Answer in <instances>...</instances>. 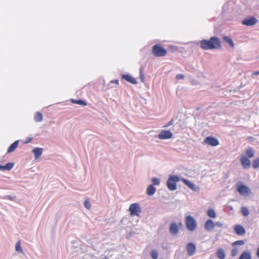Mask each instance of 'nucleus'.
I'll return each instance as SVG.
<instances>
[{
	"label": "nucleus",
	"instance_id": "f257e3e1",
	"mask_svg": "<svg viewBox=\"0 0 259 259\" xmlns=\"http://www.w3.org/2000/svg\"><path fill=\"white\" fill-rule=\"evenodd\" d=\"M201 48L205 50L219 49L221 47L220 39L218 37H211L210 39L200 41Z\"/></svg>",
	"mask_w": 259,
	"mask_h": 259
},
{
	"label": "nucleus",
	"instance_id": "a211bd4d",
	"mask_svg": "<svg viewBox=\"0 0 259 259\" xmlns=\"http://www.w3.org/2000/svg\"><path fill=\"white\" fill-rule=\"evenodd\" d=\"M156 192V188L153 185L148 186L146 190V194L149 196H152Z\"/></svg>",
	"mask_w": 259,
	"mask_h": 259
},
{
	"label": "nucleus",
	"instance_id": "aec40b11",
	"mask_svg": "<svg viewBox=\"0 0 259 259\" xmlns=\"http://www.w3.org/2000/svg\"><path fill=\"white\" fill-rule=\"evenodd\" d=\"M223 40L228 44L232 48H234L235 47V44L230 37L228 36H224L223 37Z\"/></svg>",
	"mask_w": 259,
	"mask_h": 259
},
{
	"label": "nucleus",
	"instance_id": "393cba45",
	"mask_svg": "<svg viewBox=\"0 0 259 259\" xmlns=\"http://www.w3.org/2000/svg\"><path fill=\"white\" fill-rule=\"evenodd\" d=\"M207 215L211 218H215L216 217V213L214 209H209L207 210Z\"/></svg>",
	"mask_w": 259,
	"mask_h": 259
},
{
	"label": "nucleus",
	"instance_id": "9d476101",
	"mask_svg": "<svg viewBox=\"0 0 259 259\" xmlns=\"http://www.w3.org/2000/svg\"><path fill=\"white\" fill-rule=\"evenodd\" d=\"M257 22V20L254 17L246 18L242 21V24L247 26H253Z\"/></svg>",
	"mask_w": 259,
	"mask_h": 259
},
{
	"label": "nucleus",
	"instance_id": "37998d69",
	"mask_svg": "<svg viewBox=\"0 0 259 259\" xmlns=\"http://www.w3.org/2000/svg\"><path fill=\"white\" fill-rule=\"evenodd\" d=\"M32 140V138H29L28 140L26 141L24 143L25 144H27V143H30Z\"/></svg>",
	"mask_w": 259,
	"mask_h": 259
},
{
	"label": "nucleus",
	"instance_id": "58836bf2",
	"mask_svg": "<svg viewBox=\"0 0 259 259\" xmlns=\"http://www.w3.org/2000/svg\"><path fill=\"white\" fill-rule=\"evenodd\" d=\"M223 223H222L221 222H215L214 223V226H217L218 227H223Z\"/></svg>",
	"mask_w": 259,
	"mask_h": 259
},
{
	"label": "nucleus",
	"instance_id": "473e14b6",
	"mask_svg": "<svg viewBox=\"0 0 259 259\" xmlns=\"http://www.w3.org/2000/svg\"><path fill=\"white\" fill-rule=\"evenodd\" d=\"M140 78L142 82H144L145 80L144 75L143 73V68L142 67L140 69Z\"/></svg>",
	"mask_w": 259,
	"mask_h": 259
},
{
	"label": "nucleus",
	"instance_id": "f704fd0d",
	"mask_svg": "<svg viewBox=\"0 0 259 259\" xmlns=\"http://www.w3.org/2000/svg\"><path fill=\"white\" fill-rule=\"evenodd\" d=\"M245 243L243 240H238L233 243V245H242Z\"/></svg>",
	"mask_w": 259,
	"mask_h": 259
},
{
	"label": "nucleus",
	"instance_id": "5701e85b",
	"mask_svg": "<svg viewBox=\"0 0 259 259\" xmlns=\"http://www.w3.org/2000/svg\"><path fill=\"white\" fill-rule=\"evenodd\" d=\"M43 116L42 114L39 112H37L34 116V120L36 122H41L42 121Z\"/></svg>",
	"mask_w": 259,
	"mask_h": 259
},
{
	"label": "nucleus",
	"instance_id": "cd10ccee",
	"mask_svg": "<svg viewBox=\"0 0 259 259\" xmlns=\"http://www.w3.org/2000/svg\"><path fill=\"white\" fill-rule=\"evenodd\" d=\"M151 182L152 183V185L153 186L154 185L158 186L160 184V181L158 178H153L151 179Z\"/></svg>",
	"mask_w": 259,
	"mask_h": 259
},
{
	"label": "nucleus",
	"instance_id": "2f4dec72",
	"mask_svg": "<svg viewBox=\"0 0 259 259\" xmlns=\"http://www.w3.org/2000/svg\"><path fill=\"white\" fill-rule=\"evenodd\" d=\"M150 254L153 259H157L158 257V252L155 250H152Z\"/></svg>",
	"mask_w": 259,
	"mask_h": 259
},
{
	"label": "nucleus",
	"instance_id": "1a4fd4ad",
	"mask_svg": "<svg viewBox=\"0 0 259 259\" xmlns=\"http://www.w3.org/2000/svg\"><path fill=\"white\" fill-rule=\"evenodd\" d=\"M204 142L209 145L212 146H216L219 144V141L218 140L211 136L206 138L204 141Z\"/></svg>",
	"mask_w": 259,
	"mask_h": 259
},
{
	"label": "nucleus",
	"instance_id": "b1692460",
	"mask_svg": "<svg viewBox=\"0 0 259 259\" xmlns=\"http://www.w3.org/2000/svg\"><path fill=\"white\" fill-rule=\"evenodd\" d=\"M71 101L72 103L77 104L82 106H85L87 105L85 102L81 100H76L74 99H71Z\"/></svg>",
	"mask_w": 259,
	"mask_h": 259
},
{
	"label": "nucleus",
	"instance_id": "e433bc0d",
	"mask_svg": "<svg viewBox=\"0 0 259 259\" xmlns=\"http://www.w3.org/2000/svg\"><path fill=\"white\" fill-rule=\"evenodd\" d=\"M238 249L236 248H234L232 250L231 254L233 256H235L238 253Z\"/></svg>",
	"mask_w": 259,
	"mask_h": 259
},
{
	"label": "nucleus",
	"instance_id": "f8f14e48",
	"mask_svg": "<svg viewBox=\"0 0 259 259\" xmlns=\"http://www.w3.org/2000/svg\"><path fill=\"white\" fill-rule=\"evenodd\" d=\"M234 229L235 232L238 235L243 236L246 233L244 228L240 225H235L234 227Z\"/></svg>",
	"mask_w": 259,
	"mask_h": 259
},
{
	"label": "nucleus",
	"instance_id": "4468645a",
	"mask_svg": "<svg viewBox=\"0 0 259 259\" xmlns=\"http://www.w3.org/2000/svg\"><path fill=\"white\" fill-rule=\"evenodd\" d=\"M169 232L173 235H176L179 232V227L175 222L171 223L169 227Z\"/></svg>",
	"mask_w": 259,
	"mask_h": 259
},
{
	"label": "nucleus",
	"instance_id": "ddd939ff",
	"mask_svg": "<svg viewBox=\"0 0 259 259\" xmlns=\"http://www.w3.org/2000/svg\"><path fill=\"white\" fill-rule=\"evenodd\" d=\"M214 228V223L211 220H207L204 224V228L207 231H211Z\"/></svg>",
	"mask_w": 259,
	"mask_h": 259
},
{
	"label": "nucleus",
	"instance_id": "6e6552de",
	"mask_svg": "<svg viewBox=\"0 0 259 259\" xmlns=\"http://www.w3.org/2000/svg\"><path fill=\"white\" fill-rule=\"evenodd\" d=\"M181 181H182L186 185L193 191L198 192L199 191V187L191 181L184 178L181 179Z\"/></svg>",
	"mask_w": 259,
	"mask_h": 259
},
{
	"label": "nucleus",
	"instance_id": "39448f33",
	"mask_svg": "<svg viewBox=\"0 0 259 259\" xmlns=\"http://www.w3.org/2000/svg\"><path fill=\"white\" fill-rule=\"evenodd\" d=\"M186 225L187 229L191 231H194L197 227V223L195 220L191 215L187 217L186 219Z\"/></svg>",
	"mask_w": 259,
	"mask_h": 259
},
{
	"label": "nucleus",
	"instance_id": "ea45409f",
	"mask_svg": "<svg viewBox=\"0 0 259 259\" xmlns=\"http://www.w3.org/2000/svg\"><path fill=\"white\" fill-rule=\"evenodd\" d=\"M173 122H174V121L172 120H171L169 121L168 122L166 126H165L167 127L168 126H170V125H172L173 124Z\"/></svg>",
	"mask_w": 259,
	"mask_h": 259
},
{
	"label": "nucleus",
	"instance_id": "412c9836",
	"mask_svg": "<svg viewBox=\"0 0 259 259\" xmlns=\"http://www.w3.org/2000/svg\"><path fill=\"white\" fill-rule=\"evenodd\" d=\"M19 144V141H16L13 144H12L8 149V153H11L13 152L15 149L18 147Z\"/></svg>",
	"mask_w": 259,
	"mask_h": 259
},
{
	"label": "nucleus",
	"instance_id": "7c9ffc66",
	"mask_svg": "<svg viewBox=\"0 0 259 259\" xmlns=\"http://www.w3.org/2000/svg\"><path fill=\"white\" fill-rule=\"evenodd\" d=\"M14 163H11V162L8 163L5 165V169H6V170H10L14 167Z\"/></svg>",
	"mask_w": 259,
	"mask_h": 259
},
{
	"label": "nucleus",
	"instance_id": "a878e982",
	"mask_svg": "<svg viewBox=\"0 0 259 259\" xmlns=\"http://www.w3.org/2000/svg\"><path fill=\"white\" fill-rule=\"evenodd\" d=\"M15 249L17 252L24 253L21 246V242L20 241L17 242L15 246Z\"/></svg>",
	"mask_w": 259,
	"mask_h": 259
},
{
	"label": "nucleus",
	"instance_id": "bb28decb",
	"mask_svg": "<svg viewBox=\"0 0 259 259\" xmlns=\"http://www.w3.org/2000/svg\"><path fill=\"white\" fill-rule=\"evenodd\" d=\"M246 154L249 158H251L254 156L253 150L251 148L247 149L246 150Z\"/></svg>",
	"mask_w": 259,
	"mask_h": 259
},
{
	"label": "nucleus",
	"instance_id": "c03bdc74",
	"mask_svg": "<svg viewBox=\"0 0 259 259\" xmlns=\"http://www.w3.org/2000/svg\"><path fill=\"white\" fill-rule=\"evenodd\" d=\"M111 83H116V84H118V80L116 79V80H112V81H111Z\"/></svg>",
	"mask_w": 259,
	"mask_h": 259
},
{
	"label": "nucleus",
	"instance_id": "9b49d317",
	"mask_svg": "<svg viewBox=\"0 0 259 259\" xmlns=\"http://www.w3.org/2000/svg\"><path fill=\"white\" fill-rule=\"evenodd\" d=\"M186 249L188 255L192 256L196 252V247L193 243H189L186 246Z\"/></svg>",
	"mask_w": 259,
	"mask_h": 259
},
{
	"label": "nucleus",
	"instance_id": "72a5a7b5",
	"mask_svg": "<svg viewBox=\"0 0 259 259\" xmlns=\"http://www.w3.org/2000/svg\"><path fill=\"white\" fill-rule=\"evenodd\" d=\"M84 207L88 209H90L91 207V203L88 200H85L84 203Z\"/></svg>",
	"mask_w": 259,
	"mask_h": 259
},
{
	"label": "nucleus",
	"instance_id": "f3484780",
	"mask_svg": "<svg viewBox=\"0 0 259 259\" xmlns=\"http://www.w3.org/2000/svg\"><path fill=\"white\" fill-rule=\"evenodd\" d=\"M241 162L242 166L245 168L249 167L250 165V160L245 156L241 157Z\"/></svg>",
	"mask_w": 259,
	"mask_h": 259
},
{
	"label": "nucleus",
	"instance_id": "0eeeda50",
	"mask_svg": "<svg viewBox=\"0 0 259 259\" xmlns=\"http://www.w3.org/2000/svg\"><path fill=\"white\" fill-rule=\"evenodd\" d=\"M173 134L171 132L168 130L162 131L157 136L155 137L160 140H166L172 137Z\"/></svg>",
	"mask_w": 259,
	"mask_h": 259
},
{
	"label": "nucleus",
	"instance_id": "c756f323",
	"mask_svg": "<svg viewBox=\"0 0 259 259\" xmlns=\"http://www.w3.org/2000/svg\"><path fill=\"white\" fill-rule=\"evenodd\" d=\"M252 166L254 168H257L259 167V158L255 159L253 161Z\"/></svg>",
	"mask_w": 259,
	"mask_h": 259
},
{
	"label": "nucleus",
	"instance_id": "7ed1b4c3",
	"mask_svg": "<svg viewBox=\"0 0 259 259\" xmlns=\"http://www.w3.org/2000/svg\"><path fill=\"white\" fill-rule=\"evenodd\" d=\"M153 55L157 57H163L167 54V51L159 45H155L153 47Z\"/></svg>",
	"mask_w": 259,
	"mask_h": 259
},
{
	"label": "nucleus",
	"instance_id": "c9c22d12",
	"mask_svg": "<svg viewBox=\"0 0 259 259\" xmlns=\"http://www.w3.org/2000/svg\"><path fill=\"white\" fill-rule=\"evenodd\" d=\"M4 198L6 199H9L11 200H14L15 199V196H12L11 195H6L4 197Z\"/></svg>",
	"mask_w": 259,
	"mask_h": 259
},
{
	"label": "nucleus",
	"instance_id": "f03ea898",
	"mask_svg": "<svg viewBox=\"0 0 259 259\" xmlns=\"http://www.w3.org/2000/svg\"><path fill=\"white\" fill-rule=\"evenodd\" d=\"M181 179L178 176H170L167 181V187L170 191H175L177 189V182Z\"/></svg>",
	"mask_w": 259,
	"mask_h": 259
},
{
	"label": "nucleus",
	"instance_id": "dca6fc26",
	"mask_svg": "<svg viewBox=\"0 0 259 259\" xmlns=\"http://www.w3.org/2000/svg\"><path fill=\"white\" fill-rule=\"evenodd\" d=\"M122 78L125 79L126 81L134 84H136L137 83V81L132 76L128 74H124L122 76Z\"/></svg>",
	"mask_w": 259,
	"mask_h": 259
},
{
	"label": "nucleus",
	"instance_id": "423d86ee",
	"mask_svg": "<svg viewBox=\"0 0 259 259\" xmlns=\"http://www.w3.org/2000/svg\"><path fill=\"white\" fill-rule=\"evenodd\" d=\"M128 210L131 215L133 216H139L141 212L140 206L137 203L132 204L129 207Z\"/></svg>",
	"mask_w": 259,
	"mask_h": 259
},
{
	"label": "nucleus",
	"instance_id": "4be33fe9",
	"mask_svg": "<svg viewBox=\"0 0 259 259\" xmlns=\"http://www.w3.org/2000/svg\"><path fill=\"white\" fill-rule=\"evenodd\" d=\"M217 255L219 258L224 259L225 257L224 250L222 248H219L217 251Z\"/></svg>",
	"mask_w": 259,
	"mask_h": 259
},
{
	"label": "nucleus",
	"instance_id": "20e7f679",
	"mask_svg": "<svg viewBox=\"0 0 259 259\" xmlns=\"http://www.w3.org/2000/svg\"><path fill=\"white\" fill-rule=\"evenodd\" d=\"M236 188L239 193L242 196H248L251 193L249 188L243 184H238L237 185Z\"/></svg>",
	"mask_w": 259,
	"mask_h": 259
},
{
	"label": "nucleus",
	"instance_id": "79ce46f5",
	"mask_svg": "<svg viewBox=\"0 0 259 259\" xmlns=\"http://www.w3.org/2000/svg\"><path fill=\"white\" fill-rule=\"evenodd\" d=\"M259 75V70L256 72H254L252 74V76Z\"/></svg>",
	"mask_w": 259,
	"mask_h": 259
},
{
	"label": "nucleus",
	"instance_id": "6ab92c4d",
	"mask_svg": "<svg viewBox=\"0 0 259 259\" xmlns=\"http://www.w3.org/2000/svg\"><path fill=\"white\" fill-rule=\"evenodd\" d=\"M239 259H251L250 252L248 250L243 251Z\"/></svg>",
	"mask_w": 259,
	"mask_h": 259
},
{
	"label": "nucleus",
	"instance_id": "a18cd8bd",
	"mask_svg": "<svg viewBox=\"0 0 259 259\" xmlns=\"http://www.w3.org/2000/svg\"><path fill=\"white\" fill-rule=\"evenodd\" d=\"M256 254L258 257L259 258V246L257 250Z\"/></svg>",
	"mask_w": 259,
	"mask_h": 259
},
{
	"label": "nucleus",
	"instance_id": "4c0bfd02",
	"mask_svg": "<svg viewBox=\"0 0 259 259\" xmlns=\"http://www.w3.org/2000/svg\"><path fill=\"white\" fill-rule=\"evenodd\" d=\"M176 78L178 79H183L184 78V75L183 74H178L176 76Z\"/></svg>",
	"mask_w": 259,
	"mask_h": 259
},
{
	"label": "nucleus",
	"instance_id": "c85d7f7f",
	"mask_svg": "<svg viewBox=\"0 0 259 259\" xmlns=\"http://www.w3.org/2000/svg\"><path fill=\"white\" fill-rule=\"evenodd\" d=\"M241 212L245 217L248 216L249 214V212L248 208L245 207H242Z\"/></svg>",
	"mask_w": 259,
	"mask_h": 259
},
{
	"label": "nucleus",
	"instance_id": "a19ab883",
	"mask_svg": "<svg viewBox=\"0 0 259 259\" xmlns=\"http://www.w3.org/2000/svg\"><path fill=\"white\" fill-rule=\"evenodd\" d=\"M6 169H5V165H0V170H5Z\"/></svg>",
	"mask_w": 259,
	"mask_h": 259
},
{
	"label": "nucleus",
	"instance_id": "2eb2a0df",
	"mask_svg": "<svg viewBox=\"0 0 259 259\" xmlns=\"http://www.w3.org/2000/svg\"><path fill=\"white\" fill-rule=\"evenodd\" d=\"M42 148L36 147L32 150V153L34 154L35 159H37L42 154Z\"/></svg>",
	"mask_w": 259,
	"mask_h": 259
}]
</instances>
